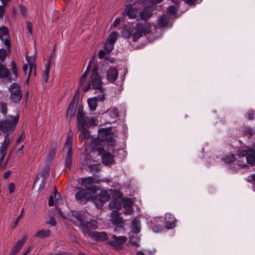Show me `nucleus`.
<instances>
[{
	"label": "nucleus",
	"mask_w": 255,
	"mask_h": 255,
	"mask_svg": "<svg viewBox=\"0 0 255 255\" xmlns=\"http://www.w3.org/2000/svg\"><path fill=\"white\" fill-rule=\"evenodd\" d=\"M81 183L84 188L79 190L75 194L76 201L81 204L85 203L87 201L92 199L97 190L93 177L82 178Z\"/></svg>",
	"instance_id": "1"
},
{
	"label": "nucleus",
	"mask_w": 255,
	"mask_h": 255,
	"mask_svg": "<svg viewBox=\"0 0 255 255\" xmlns=\"http://www.w3.org/2000/svg\"><path fill=\"white\" fill-rule=\"evenodd\" d=\"M19 116H6L3 120L0 121V128L3 132L9 133L12 132L18 123Z\"/></svg>",
	"instance_id": "2"
},
{
	"label": "nucleus",
	"mask_w": 255,
	"mask_h": 255,
	"mask_svg": "<svg viewBox=\"0 0 255 255\" xmlns=\"http://www.w3.org/2000/svg\"><path fill=\"white\" fill-rule=\"evenodd\" d=\"M90 82L93 89L103 92L102 78L98 73V68L97 66L92 70Z\"/></svg>",
	"instance_id": "3"
},
{
	"label": "nucleus",
	"mask_w": 255,
	"mask_h": 255,
	"mask_svg": "<svg viewBox=\"0 0 255 255\" xmlns=\"http://www.w3.org/2000/svg\"><path fill=\"white\" fill-rule=\"evenodd\" d=\"M10 92L9 98L11 101L15 103H18L22 97L20 86L16 83H13L8 88Z\"/></svg>",
	"instance_id": "4"
},
{
	"label": "nucleus",
	"mask_w": 255,
	"mask_h": 255,
	"mask_svg": "<svg viewBox=\"0 0 255 255\" xmlns=\"http://www.w3.org/2000/svg\"><path fill=\"white\" fill-rule=\"evenodd\" d=\"M86 217L83 211H71L68 215V220L80 228L85 221Z\"/></svg>",
	"instance_id": "5"
},
{
	"label": "nucleus",
	"mask_w": 255,
	"mask_h": 255,
	"mask_svg": "<svg viewBox=\"0 0 255 255\" xmlns=\"http://www.w3.org/2000/svg\"><path fill=\"white\" fill-rule=\"evenodd\" d=\"M95 121L94 118H88L86 122L77 123V128L81 131L80 136L82 135L84 139H87L90 137L88 128L94 126Z\"/></svg>",
	"instance_id": "6"
},
{
	"label": "nucleus",
	"mask_w": 255,
	"mask_h": 255,
	"mask_svg": "<svg viewBox=\"0 0 255 255\" xmlns=\"http://www.w3.org/2000/svg\"><path fill=\"white\" fill-rule=\"evenodd\" d=\"M0 39L7 48L8 51H10L11 37L9 33L8 28L5 26L0 27Z\"/></svg>",
	"instance_id": "7"
},
{
	"label": "nucleus",
	"mask_w": 255,
	"mask_h": 255,
	"mask_svg": "<svg viewBox=\"0 0 255 255\" xmlns=\"http://www.w3.org/2000/svg\"><path fill=\"white\" fill-rule=\"evenodd\" d=\"M111 196L108 191L102 190L98 197L95 199L94 203L97 208L101 209L103 207V204L110 200Z\"/></svg>",
	"instance_id": "8"
},
{
	"label": "nucleus",
	"mask_w": 255,
	"mask_h": 255,
	"mask_svg": "<svg viewBox=\"0 0 255 255\" xmlns=\"http://www.w3.org/2000/svg\"><path fill=\"white\" fill-rule=\"evenodd\" d=\"M112 238L113 240L108 241L107 243L117 250L121 249L123 244L127 241V238L125 236L113 235Z\"/></svg>",
	"instance_id": "9"
},
{
	"label": "nucleus",
	"mask_w": 255,
	"mask_h": 255,
	"mask_svg": "<svg viewBox=\"0 0 255 255\" xmlns=\"http://www.w3.org/2000/svg\"><path fill=\"white\" fill-rule=\"evenodd\" d=\"M117 37L118 33L116 32H113L109 35L104 46V49L107 53H110L113 50Z\"/></svg>",
	"instance_id": "10"
},
{
	"label": "nucleus",
	"mask_w": 255,
	"mask_h": 255,
	"mask_svg": "<svg viewBox=\"0 0 255 255\" xmlns=\"http://www.w3.org/2000/svg\"><path fill=\"white\" fill-rule=\"evenodd\" d=\"M97 221L91 219L89 221L86 218L85 221L81 227V229L84 233H88L90 230L95 229L98 228Z\"/></svg>",
	"instance_id": "11"
},
{
	"label": "nucleus",
	"mask_w": 255,
	"mask_h": 255,
	"mask_svg": "<svg viewBox=\"0 0 255 255\" xmlns=\"http://www.w3.org/2000/svg\"><path fill=\"white\" fill-rule=\"evenodd\" d=\"M0 79L9 82L12 80L10 72L4 63H0Z\"/></svg>",
	"instance_id": "12"
},
{
	"label": "nucleus",
	"mask_w": 255,
	"mask_h": 255,
	"mask_svg": "<svg viewBox=\"0 0 255 255\" xmlns=\"http://www.w3.org/2000/svg\"><path fill=\"white\" fill-rule=\"evenodd\" d=\"M34 58L32 57H26V59L27 60V63L28 64L29 66V71L27 75V77L26 80V82L27 83H29V81L30 79V75L33 73L34 75L35 76L36 75V65L34 62Z\"/></svg>",
	"instance_id": "13"
},
{
	"label": "nucleus",
	"mask_w": 255,
	"mask_h": 255,
	"mask_svg": "<svg viewBox=\"0 0 255 255\" xmlns=\"http://www.w3.org/2000/svg\"><path fill=\"white\" fill-rule=\"evenodd\" d=\"M138 13L137 9L131 5L127 6L123 12V15L125 17H128L129 19L137 18Z\"/></svg>",
	"instance_id": "14"
},
{
	"label": "nucleus",
	"mask_w": 255,
	"mask_h": 255,
	"mask_svg": "<svg viewBox=\"0 0 255 255\" xmlns=\"http://www.w3.org/2000/svg\"><path fill=\"white\" fill-rule=\"evenodd\" d=\"M9 133H6L4 136L3 142L0 147V153L1 155V157L0 159V161H2L4 157L6 154V150L7 148V147L9 144L10 142V138H9Z\"/></svg>",
	"instance_id": "15"
},
{
	"label": "nucleus",
	"mask_w": 255,
	"mask_h": 255,
	"mask_svg": "<svg viewBox=\"0 0 255 255\" xmlns=\"http://www.w3.org/2000/svg\"><path fill=\"white\" fill-rule=\"evenodd\" d=\"M25 240L26 237L24 236L18 239L13 248L11 249L9 255H16L24 245Z\"/></svg>",
	"instance_id": "16"
},
{
	"label": "nucleus",
	"mask_w": 255,
	"mask_h": 255,
	"mask_svg": "<svg viewBox=\"0 0 255 255\" xmlns=\"http://www.w3.org/2000/svg\"><path fill=\"white\" fill-rule=\"evenodd\" d=\"M165 222L166 228L168 229H173L175 227V218L170 213H166L165 215Z\"/></svg>",
	"instance_id": "17"
},
{
	"label": "nucleus",
	"mask_w": 255,
	"mask_h": 255,
	"mask_svg": "<svg viewBox=\"0 0 255 255\" xmlns=\"http://www.w3.org/2000/svg\"><path fill=\"white\" fill-rule=\"evenodd\" d=\"M118 76V71L116 68L112 67L107 72V80L111 83H114Z\"/></svg>",
	"instance_id": "18"
},
{
	"label": "nucleus",
	"mask_w": 255,
	"mask_h": 255,
	"mask_svg": "<svg viewBox=\"0 0 255 255\" xmlns=\"http://www.w3.org/2000/svg\"><path fill=\"white\" fill-rule=\"evenodd\" d=\"M73 163V151L67 150L64 161L65 168L70 170Z\"/></svg>",
	"instance_id": "19"
},
{
	"label": "nucleus",
	"mask_w": 255,
	"mask_h": 255,
	"mask_svg": "<svg viewBox=\"0 0 255 255\" xmlns=\"http://www.w3.org/2000/svg\"><path fill=\"white\" fill-rule=\"evenodd\" d=\"M92 237L97 242H103L108 240V237L105 232H93L92 233Z\"/></svg>",
	"instance_id": "20"
},
{
	"label": "nucleus",
	"mask_w": 255,
	"mask_h": 255,
	"mask_svg": "<svg viewBox=\"0 0 255 255\" xmlns=\"http://www.w3.org/2000/svg\"><path fill=\"white\" fill-rule=\"evenodd\" d=\"M88 118H93V117H88L85 116L84 113V108L82 105H79L78 112L77 114V123H82L86 122Z\"/></svg>",
	"instance_id": "21"
},
{
	"label": "nucleus",
	"mask_w": 255,
	"mask_h": 255,
	"mask_svg": "<svg viewBox=\"0 0 255 255\" xmlns=\"http://www.w3.org/2000/svg\"><path fill=\"white\" fill-rule=\"evenodd\" d=\"M102 161L104 165H110L114 162L113 154L111 153H106L102 156Z\"/></svg>",
	"instance_id": "22"
},
{
	"label": "nucleus",
	"mask_w": 255,
	"mask_h": 255,
	"mask_svg": "<svg viewBox=\"0 0 255 255\" xmlns=\"http://www.w3.org/2000/svg\"><path fill=\"white\" fill-rule=\"evenodd\" d=\"M109 208L113 212H118L121 208L122 204L120 200L114 199L109 202Z\"/></svg>",
	"instance_id": "23"
},
{
	"label": "nucleus",
	"mask_w": 255,
	"mask_h": 255,
	"mask_svg": "<svg viewBox=\"0 0 255 255\" xmlns=\"http://www.w3.org/2000/svg\"><path fill=\"white\" fill-rule=\"evenodd\" d=\"M111 217L112 223L115 225L120 224L123 222L121 214L118 212H113Z\"/></svg>",
	"instance_id": "24"
},
{
	"label": "nucleus",
	"mask_w": 255,
	"mask_h": 255,
	"mask_svg": "<svg viewBox=\"0 0 255 255\" xmlns=\"http://www.w3.org/2000/svg\"><path fill=\"white\" fill-rule=\"evenodd\" d=\"M135 29L142 34H145L148 29V24L146 23H137L135 25Z\"/></svg>",
	"instance_id": "25"
},
{
	"label": "nucleus",
	"mask_w": 255,
	"mask_h": 255,
	"mask_svg": "<svg viewBox=\"0 0 255 255\" xmlns=\"http://www.w3.org/2000/svg\"><path fill=\"white\" fill-rule=\"evenodd\" d=\"M170 18L167 15H162L160 16V29L163 27H171L169 25Z\"/></svg>",
	"instance_id": "26"
},
{
	"label": "nucleus",
	"mask_w": 255,
	"mask_h": 255,
	"mask_svg": "<svg viewBox=\"0 0 255 255\" xmlns=\"http://www.w3.org/2000/svg\"><path fill=\"white\" fill-rule=\"evenodd\" d=\"M93 162L94 161L91 156H86L82 162V168L83 169H88Z\"/></svg>",
	"instance_id": "27"
},
{
	"label": "nucleus",
	"mask_w": 255,
	"mask_h": 255,
	"mask_svg": "<svg viewBox=\"0 0 255 255\" xmlns=\"http://www.w3.org/2000/svg\"><path fill=\"white\" fill-rule=\"evenodd\" d=\"M151 13L147 8H144L139 13L140 18H137V20L141 19L144 21H147L151 16Z\"/></svg>",
	"instance_id": "28"
},
{
	"label": "nucleus",
	"mask_w": 255,
	"mask_h": 255,
	"mask_svg": "<svg viewBox=\"0 0 255 255\" xmlns=\"http://www.w3.org/2000/svg\"><path fill=\"white\" fill-rule=\"evenodd\" d=\"M248 164L254 165H255V150L252 149L246 158Z\"/></svg>",
	"instance_id": "29"
},
{
	"label": "nucleus",
	"mask_w": 255,
	"mask_h": 255,
	"mask_svg": "<svg viewBox=\"0 0 255 255\" xmlns=\"http://www.w3.org/2000/svg\"><path fill=\"white\" fill-rule=\"evenodd\" d=\"M253 148L251 147H246V148H240L238 150L237 154L239 157H246L249 155V154L250 153V151L252 150Z\"/></svg>",
	"instance_id": "30"
},
{
	"label": "nucleus",
	"mask_w": 255,
	"mask_h": 255,
	"mask_svg": "<svg viewBox=\"0 0 255 255\" xmlns=\"http://www.w3.org/2000/svg\"><path fill=\"white\" fill-rule=\"evenodd\" d=\"M87 102L90 111L92 112L95 111L97 107V100L95 98H92L88 99Z\"/></svg>",
	"instance_id": "31"
},
{
	"label": "nucleus",
	"mask_w": 255,
	"mask_h": 255,
	"mask_svg": "<svg viewBox=\"0 0 255 255\" xmlns=\"http://www.w3.org/2000/svg\"><path fill=\"white\" fill-rule=\"evenodd\" d=\"M51 233V231L50 230H39L35 235V237H38L39 238H45L48 237Z\"/></svg>",
	"instance_id": "32"
},
{
	"label": "nucleus",
	"mask_w": 255,
	"mask_h": 255,
	"mask_svg": "<svg viewBox=\"0 0 255 255\" xmlns=\"http://www.w3.org/2000/svg\"><path fill=\"white\" fill-rule=\"evenodd\" d=\"M76 111V107L73 106H69L67 109V118L69 120H71L74 116Z\"/></svg>",
	"instance_id": "33"
},
{
	"label": "nucleus",
	"mask_w": 255,
	"mask_h": 255,
	"mask_svg": "<svg viewBox=\"0 0 255 255\" xmlns=\"http://www.w3.org/2000/svg\"><path fill=\"white\" fill-rule=\"evenodd\" d=\"M50 60H49L45 66V69L43 71V80L45 83H47L49 78V73L50 70Z\"/></svg>",
	"instance_id": "34"
},
{
	"label": "nucleus",
	"mask_w": 255,
	"mask_h": 255,
	"mask_svg": "<svg viewBox=\"0 0 255 255\" xmlns=\"http://www.w3.org/2000/svg\"><path fill=\"white\" fill-rule=\"evenodd\" d=\"M50 167L49 165H45L41 169L39 174L43 178H45L46 179L49 175Z\"/></svg>",
	"instance_id": "35"
},
{
	"label": "nucleus",
	"mask_w": 255,
	"mask_h": 255,
	"mask_svg": "<svg viewBox=\"0 0 255 255\" xmlns=\"http://www.w3.org/2000/svg\"><path fill=\"white\" fill-rule=\"evenodd\" d=\"M105 140L109 146H114L116 144V139L111 134L107 135Z\"/></svg>",
	"instance_id": "36"
},
{
	"label": "nucleus",
	"mask_w": 255,
	"mask_h": 255,
	"mask_svg": "<svg viewBox=\"0 0 255 255\" xmlns=\"http://www.w3.org/2000/svg\"><path fill=\"white\" fill-rule=\"evenodd\" d=\"M236 159V156L234 154L226 155L222 158V160L226 163H230L235 161Z\"/></svg>",
	"instance_id": "37"
},
{
	"label": "nucleus",
	"mask_w": 255,
	"mask_h": 255,
	"mask_svg": "<svg viewBox=\"0 0 255 255\" xmlns=\"http://www.w3.org/2000/svg\"><path fill=\"white\" fill-rule=\"evenodd\" d=\"M11 70L12 74L14 76V78L16 79L18 76V69L15 62L14 61H11L10 63Z\"/></svg>",
	"instance_id": "38"
},
{
	"label": "nucleus",
	"mask_w": 255,
	"mask_h": 255,
	"mask_svg": "<svg viewBox=\"0 0 255 255\" xmlns=\"http://www.w3.org/2000/svg\"><path fill=\"white\" fill-rule=\"evenodd\" d=\"M101 164L100 163L95 164L92 163L90 167L88 168L90 172L95 173L98 172L101 170Z\"/></svg>",
	"instance_id": "39"
},
{
	"label": "nucleus",
	"mask_w": 255,
	"mask_h": 255,
	"mask_svg": "<svg viewBox=\"0 0 255 255\" xmlns=\"http://www.w3.org/2000/svg\"><path fill=\"white\" fill-rule=\"evenodd\" d=\"M0 113L6 116L7 113V107L6 103L0 102Z\"/></svg>",
	"instance_id": "40"
},
{
	"label": "nucleus",
	"mask_w": 255,
	"mask_h": 255,
	"mask_svg": "<svg viewBox=\"0 0 255 255\" xmlns=\"http://www.w3.org/2000/svg\"><path fill=\"white\" fill-rule=\"evenodd\" d=\"M7 49L4 48L0 49V63H3L6 56H7Z\"/></svg>",
	"instance_id": "41"
},
{
	"label": "nucleus",
	"mask_w": 255,
	"mask_h": 255,
	"mask_svg": "<svg viewBox=\"0 0 255 255\" xmlns=\"http://www.w3.org/2000/svg\"><path fill=\"white\" fill-rule=\"evenodd\" d=\"M133 200L131 198H125L123 200V206L125 208L131 207L133 204Z\"/></svg>",
	"instance_id": "42"
},
{
	"label": "nucleus",
	"mask_w": 255,
	"mask_h": 255,
	"mask_svg": "<svg viewBox=\"0 0 255 255\" xmlns=\"http://www.w3.org/2000/svg\"><path fill=\"white\" fill-rule=\"evenodd\" d=\"M72 137L70 135L68 136L67 137L66 142L64 144V147H67L68 150L70 149L71 150H72Z\"/></svg>",
	"instance_id": "43"
},
{
	"label": "nucleus",
	"mask_w": 255,
	"mask_h": 255,
	"mask_svg": "<svg viewBox=\"0 0 255 255\" xmlns=\"http://www.w3.org/2000/svg\"><path fill=\"white\" fill-rule=\"evenodd\" d=\"M110 117L113 119H116L119 117V111L117 108H113L109 112Z\"/></svg>",
	"instance_id": "44"
},
{
	"label": "nucleus",
	"mask_w": 255,
	"mask_h": 255,
	"mask_svg": "<svg viewBox=\"0 0 255 255\" xmlns=\"http://www.w3.org/2000/svg\"><path fill=\"white\" fill-rule=\"evenodd\" d=\"M125 231V228L122 225H117L114 228V232L118 234H124Z\"/></svg>",
	"instance_id": "45"
},
{
	"label": "nucleus",
	"mask_w": 255,
	"mask_h": 255,
	"mask_svg": "<svg viewBox=\"0 0 255 255\" xmlns=\"http://www.w3.org/2000/svg\"><path fill=\"white\" fill-rule=\"evenodd\" d=\"M122 36L126 38H129L132 36V32L130 29H124L121 32Z\"/></svg>",
	"instance_id": "46"
},
{
	"label": "nucleus",
	"mask_w": 255,
	"mask_h": 255,
	"mask_svg": "<svg viewBox=\"0 0 255 255\" xmlns=\"http://www.w3.org/2000/svg\"><path fill=\"white\" fill-rule=\"evenodd\" d=\"M245 117L250 120L255 119V113L253 110H249L245 115Z\"/></svg>",
	"instance_id": "47"
},
{
	"label": "nucleus",
	"mask_w": 255,
	"mask_h": 255,
	"mask_svg": "<svg viewBox=\"0 0 255 255\" xmlns=\"http://www.w3.org/2000/svg\"><path fill=\"white\" fill-rule=\"evenodd\" d=\"M135 31L132 34V40L134 42L137 41L143 35L136 30L135 29Z\"/></svg>",
	"instance_id": "48"
},
{
	"label": "nucleus",
	"mask_w": 255,
	"mask_h": 255,
	"mask_svg": "<svg viewBox=\"0 0 255 255\" xmlns=\"http://www.w3.org/2000/svg\"><path fill=\"white\" fill-rule=\"evenodd\" d=\"M56 151L57 149L56 146L51 147L48 152L47 158L53 159L56 154Z\"/></svg>",
	"instance_id": "49"
},
{
	"label": "nucleus",
	"mask_w": 255,
	"mask_h": 255,
	"mask_svg": "<svg viewBox=\"0 0 255 255\" xmlns=\"http://www.w3.org/2000/svg\"><path fill=\"white\" fill-rule=\"evenodd\" d=\"M131 230L135 234H138L140 232L139 227L135 222H132Z\"/></svg>",
	"instance_id": "50"
},
{
	"label": "nucleus",
	"mask_w": 255,
	"mask_h": 255,
	"mask_svg": "<svg viewBox=\"0 0 255 255\" xmlns=\"http://www.w3.org/2000/svg\"><path fill=\"white\" fill-rule=\"evenodd\" d=\"M177 9L175 6L173 5L169 6L167 9V12L171 15H174L177 12Z\"/></svg>",
	"instance_id": "51"
},
{
	"label": "nucleus",
	"mask_w": 255,
	"mask_h": 255,
	"mask_svg": "<svg viewBox=\"0 0 255 255\" xmlns=\"http://www.w3.org/2000/svg\"><path fill=\"white\" fill-rule=\"evenodd\" d=\"M243 132L245 134L248 135L250 136L254 135L255 131L252 128H246L243 130Z\"/></svg>",
	"instance_id": "52"
},
{
	"label": "nucleus",
	"mask_w": 255,
	"mask_h": 255,
	"mask_svg": "<svg viewBox=\"0 0 255 255\" xmlns=\"http://www.w3.org/2000/svg\"><path fill=\"white\" fill-rule=\"evenodd\" d=\"M46 181L47 179L45 178H43L42 179L38 190L39 191L44 188L46 183Z\"/></svg>",
	"instance_id": "53"
},
{
	"label": "nucleus",
	"mask_w": 255,
	"mask_h": 255,
	"mask_svg": "<svg viewBox=\"0 0 255 255\" xmlns=\"http://www.w3.org/2000/svg\"><path fill=\"white\" fill-rule=\"evenodd\" d=\"M27 28L28 29V32L31 34L32 35L33 34V30H32V24L31 22L30 21H26V22Z\"/></svg>",
	"instance_id": "54"
},
{
	"label": "nucleus",
	"mask_w": 255,
	"mask_h": 255,
	"mask_svg": "<svg viewBox=\"0 0 255 255\" xmlns=\"http://www.w3.org/2000/svg\"><path fill=\"white\" fill-rule=\"evenodd\" d=\"M25 138V132L24 131H23L20 136L19 137V138H18L16 141V143H20L22 141H23Z\"/></svg>",
	"instance_id": "55"
},
{
	"label": "nucleus",
	"mask_w": 255,
	"mask_h": 255,
	"mask_svg": "<svg viewBox=\"0 0 255 255\" xmlns=\"http://www.w3.org/2000/svg\"><path fill=\"white\" fill-rule=\"evenodd\" d=\"M56 223V220L55 218L53 217H50L49 220L46 222L47 224L53 226H55Z\"/></svg>",
	"instance_id": "56"
},
{
	"label": "nucleus",
	"mask_w": 255,
	"mask_h": 255,
	"mask_svg": "<svg viewBox=\"0 0 255 255\" xmlns=\"http://www.w3.org/2000/svg\"><path fill=\"white\" fill-rule=\"evenodd\" d=\"M78 98H76V96H75V97L71 102L70 104H69V106H73L77 108V105L78 103Z\"/></svg>",
	"instance_id": "57"
},
{
	"label": "nucleus",
	"mask_w": 255,
	"mask_h": 255,
	"mask_svg": "<svg viewBox=\"0 0 255 255\" xmlns=\"http://www.w3.org/2000/svg\"><path fill=\"white\" fill-rule=\"evenodd\" d=\"M93 98H95L96 100H97V102L98 101L103 102L105 100V95L102 94L100 95H98V96H96L95 97H93Z\"/></svg>",
	"instance_id": "58"
},
{
	"label": "nucleus",
	"mask_w": 255,
	"mask_h": 255,
	"mask_svg": "<svg viewBox=\"0 0 255 255\" xmlns=\"http://www.w3.org/2000/svg\"><path fill=\"white\" fill-rule=\"evenodd\" d=\"M20 11H21L22 14H23L24 15H25V14H26V13L27 12V9L26 7L24 5L21 4L20 5Z\"/></svg>",
	"instance_id": "59"
},
{
	"label": "nucleus",
	"mask_w": 255,
	"mask_h": 255,
	"mask_svg": "<svg viewBox=\"0 0 255 255\" xmlns=\"http://www.w3.org/2000/svg\"><path fill=\"white\" fill-rule=\"evenodd\" d=\"M105 50H100L98 52V57L99 58L101 59L104 58V57L105 56Z\"/></svg>",
	"instance_id": "60"
},
{
	"label": "nucleus",
	"mask_w": 255,
	"mask_h": 255,
	"mask_svg": "<svg viewBox=\"0 0 255 255\" xmlns=\"http://www.w3.org/2000/svg\"><path fill=\"white\" fill-rule=\"evenodd\" d=\"M15 189V186L13 183H10L8 185V190L10 193H12Z\"/></svg>",
	"instance_id": "61"
},
{
	"label": "nucleus",
	"mask_w": 255,
	"mask_h": 255,
	"mask_svg": "<svg viewBox=\"0 0 255 255\" xmlns=\"http://www.w3.org/2000/svg\"><path fill=\"white\" fill-rule=\"evenodd\" d=\"M87 78V76H85V75H84L83 74L82 75V76H81V77L80 78V84L81 85H82L84 84H85Z\"/></svg>",
	"instance_id": "62"
},
{
	"label": "nucleus",
	"mask_w": 255,
	"mask_h": 255,
	"mask_svg": "<svg viewBox=\"0 0 255 255\" xmlns=\"http://www.w3.org/2000/svg\"><path fill=\"white\" fill-rule=\"evenodd\" d=\"M237 165H238V168L240 169V168H243L244 167H245V166H246V165H245V162H243V161H241L240 160H238L237 161Z\"/></svg>",
	"instance_id": "63"
},
{
	"label": "nucleus",
	"mask_w": 255,
	"mask_h": 255,
	"mask_svg": "<svg viewBox=\"0 0 255 255\" xmlns=\"http://www.w3.org/2000/svg\"><path fill=\"white\" fill-rule=\"evenodd\" d=\"M5 13L4 7L3 5H0V18H2Z\"/></svg>",
	"instance_id": "64"
}]
</instances>
